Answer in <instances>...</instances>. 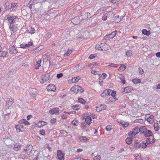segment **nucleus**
Listing matches in <instances>:
<instances>
[{
  "instance_id": "obj_8",
  "label": "nucleus",
  "mask_w": 160,
  "mask_h": 160,
  "mask_svg": "<svg viewBox=\"0 0 160 160\" xmlns=\"http://www.w3.org/2000/svg\"><path fill=\"white\" fill-rule=\"evenodd\" d=\"M117 100L116 97H111L108 98V100L106 101V103L111 104L113 102H114L116 100Z\"/></svg>"
},
{
  "instance_id": "obj_22",
  "label": "nucleus",
  "mask_w": 160,
  "mask_h": 160,
  "mask_svg": "<svg viewBox=\"0 0 160 160\" xmlns=\"http://www.w3.org/2000/svg\"><path fill=\"white\" fill-rule=\"evenodd\" d=\"M103 45V43H101L97 45L95 47L96 49L100 51H103V49L102 48V46Z\"/></svg>"
},
{
  "instance_id": "obj_4",
  "label": "nucleus",
  "mask_w": 160,
  "mask_h": 160,
  "mask_svg": "<svg viewBox=\"0 0 160 160\" xmlns=\"http://www.w3.org/2000/svg\"><path fill=\"white\" fill-rule=\"evenodd\" d=\"M33 147L30 145H28L26 147L24 148L25 152L28 155H29L31 152Z\"/></svg>"
},
{
  "instance_id": "obj_13",
  "label": "nucleus",
  "mask_w": 160,
  "mask_h": 160,
  "mask_svg": "<svg viewBox=\"0 0 160 160\" xmlns=\"http://www.w3.org/2000/svg\"><path fill=\"white\" fill-rule=\"evenodd\" d=\"M147 128L145 126H142L140 127L139 128V132L140 133L142 134H144L145 132L147 130Z\"/></svg>"
},
{
  "instance_id": "obj_59",
  "label": "nucleus",
  "mask_w": 160,
  "mask_h": 160,
  "mask_svg": "<svg viewBox=\"0 0 160 160\" xmlns=\"http://www.w3.org/2000/svg\"><path fill=\"white\" fill-rule=\"evenodd\" d=\"M117 64H115L113 63H110L108 65V66H110V67H115V68L117 67Z\"/></svg>"
},
{
  "instance_id": "obj_9",
  "label": "nucleus",
  "mask_w": 160,
  "mask_h": 160,
  "mask_svg": "<svg viewBox=\"0 0 160 160\" xmlns=\"http://www.w3.org/2000/svg\"><path fill=\"white\" fill-rule=\"evenodd\" d=\"M49 112L51 114L58 115L59 114L58 108H55L52 109L50 110Z\"/></svg>"
},
{
  "instance_id": "obj_45",
  "label": "nucleus",
  "mask_w": 160,
  "mask_h": 160,
  "mask_svg": "<svg viewBox=\"0 0 160 160\" xmlns=\"http://www.w3.org/2000/svg\"><path fill=\"white\" fill-rule=\"evenodd\" d=\"M7 52L4 51H0V57H4L6 56Z\"/></svg>"
},
{
  "instance_id": "obj_55",
  "label": "nucleus",
  "mask_w": 160,
  "mask_h": 160,
  "mask_svg": "<svg viewBox=\"0 0 160 160\" xmlns=\"http://www.w3.org/2000/svg\"><path fill=\"white\" fill-rule=\"evenodd\" d=\"M32 42L31 41L29 42H28V44H25V45L26 47V48L31 46L32 45Z\"/></svg>"
},
{
  "instance_id": "obj_42",
  "label": "nucleus",
  "mask_w": 160,
  "mask_h": 160,
  "mask_svg": "<svg viewBox=\"0 0 160 160\" xmlns=\"http://www.w3.org/2000/svg\"><path fill=\"white\" fill-rule=\"evenodd\" d=\"M126 68V66L124 65L121 64V67L118 69L119 71H123Z\"/></svg>"
},
{
  "instance_id": "obj_34",
  "label": "nucleus",
  "mask_w": 160,
  "mask_h": 160,
  "mask_svg": "<svg viewBox=\"0 0 160 160\" xmlns=\"http://www.w3.org/2000/svg\"><path fill=\"white\" fill-rule=\"evenodd\" d=\"M72 50L69 49L67 52L64 54V56L65 57L69 56L72 53Z\"/></svg>"
},
{
  "instance_id": "obj_39",
  "label": "nucleus",
  "mask_w": 160,
  "mask_h": 160,
  "mask_svg": "<svg viewBox=\"0 0 160 160\" xmlns=\"http://www.w3.org/2000/svg\"><path fill=\"white\" fill-rule=\"evenodd\" d=\"M131 88L130 87H127L124 88V90L122 91L123 92H124L125 93H127L130 91Z\"/></svg>"
},
{
  "instance_id": "obj_44",
  "label": "nucleus",
  "mask_w": 160,
  "mask_h": 160,
  "mask_svg": "<svg viewBox=\"0 0 160 160\" xmlns=\"http://www.w3.org/2000/svg\"><path fill=\"white\" fill-rule=\"evenodd\" d=\"M140 144V146L142 148H146L147 145L145 142H141Z\"/></svg>"
},
{
  "instance_id": "obj_60",
  "label": "nucleus",
  "mask_w": 160,
  "mask_h": 160,
  "mask_svg": "<svg viewBox=\"0 0 160 160\" xmlns=\"http://www.w3.org/2000/svg\"><path fill=\"white\" fill-rule=\"evenodd\" d=\"M63 76V74L62 73H60V74H58L57 75V77L59 79L61 77H62Z\"/></svg>"
},
{
  "instance_id": "obj_27",
  "label": "nucleus",
  "mask_w": 160,
  "mask_h": 160,
  "mask_svg": "<svg viewBox=\"0 0 160 160\" xmlns=\"http://www.w3.org/2000/svg\"><path fill=\"white\" fill-rule=\"evenodd\" d=\"M18 123H23L25 125H28L30 124V123L29 122L26 120V119H22L21 120H20L18 122Z\"/></svg>"
},
{
  "instance_id": "obj_2",
  "label": "nucleus",
  "mask_w": 160,
  "mask_h": 160,
  "mask_svg": "<svg viewBox=\"0 0 160 160\" xmlns=\"http://www.w3.org/2000/svg\"><path fill=\"white\" fill-rule=\"evenodd\" d=\"M139 128L138 127H135L132 130L131 132H130L128 133V135L134 137L135 135L137 134L139 132Z\"/></svg>"
},
{
  "instance_id": "obj_23",
  "label": "nucleus",
  "mask_w": 160,
  "mask_h": 160,
  "mask_svg": "<svg viewBox=\"0 0 160 160\" xmlns=\"http://www.w3.org/2000/svg\"><path fill=\"white\" fill-rule=\"evenodd\" d=\"M11 9L12 10H15L17 8V4L15 3H12L11 5Z\"/></svg>"
},
{
  "instance_id": "obj_54",
  "label": "nucleus",
  "mask_w": 160,
  "mask_h": 160,
  "mask_svg": "<svg viewBox=\"0 0 160 160\" xmlns=\"http://www.w3.org/2000/svg\"><path fill=\"white\" fill-rule=\"evenodd\" d=\"M36 126L40 128L42 126V122L39 121L38 122L37 124H36Z\"/></svg>"
},
{
  "instance_id": "obj_15",
  "label": "nucleus",
  "mask_w": 160,
  "mask_h": 160,
  "mask_svg": "<svg viewBox=\"0 0 160 160\" xmlns=\"http://www.w3.org/2000/svg\"><path fill=\"white\" fill-rule=\"evenodd\" d=\"M123 18V17L118 15L115 17L114 19L116 22H118L121 21L122 19Z\"/></svg>"
},
{
  "instance_id": "obj_11",
  "label": "nucleus",
  "mask_w": 160,
  "mask_h": 160,
  "mask_svg": "<svg viewBox=\"0 0 160 160\" xmlns=\"http://www.w3.org/2000/svg\"><path fill=\"white\" fill-rule=\"evenodd\" d=\"M78 138L80 142H87L89 141V139L85 136H81Z\"/></svg>"
},
{
  "instance_id": "obj_49",
  "label": "nucleus",
  "mask_w": 160,
  "mask_h": 160,
  "mask_svg": "<svg viewBox=\"0 0 160 160\" xmlns=\"http://www.w3.org/2000/svg\"><path fill=\"white\" fill-rule=\"evenodd\" d=\"M100 109L101 110H106L107 108V106L105 104H102L100 106Z\"/></svg>"
},
{
  "instance_id": "obj_43",
  "label": "nucleus",
  "mask_w": 160,
  "mask_h": 160,
  "mask_svg": "<svg viewBox=\"0 0 160 160\" xmlns=\"http://www.w3.org/2000/svg\"><path fill=\"white\" fill-rule=\"evenodd\" d=\"M17 52V50L15 48V47L13 46L12 48V50H11V53H16Z\"/></svg>"
},
{
  "instance_id": "obj_57",
  "label": "nucleus",
  "mask_w": 160,
  "mask_h": 160,
  "mask_svg": "<svg viewBox=\"0 0 160 160\" xmlns=\"http://www.w3.org/2000/svg\"><path fill=\"white\" fill-rule=\"evenodd\" d=\"M96 57V55L95 54H92L89 57V58L90 59H93Z\"/></svg>"
},
{
  "instance_id": "obj_56",
  "label": "nucleus",
  "mask_w": 160,
  "mask_h": 160,
  "mask_svg": "<svg viewBox=\"0 0 160 160\" xmlns=\"http://www.w3.org/2000/svg\"><path fill=\"white\" fill-rule=\"evenodd\" d=\"M40 134L42 135H44L45 133V132L44 130L42 129L40 131Z\"/></svg>"
},
{
  "instance_id": "obj_52",
  "label": "nucleus",
  "mask_w": 160,
  "mask_h": 160,
  "mask_svg": "<svg viewBox=\"0 0 160 160\" xmlns=\"http://www.w3.org/2000/svg\"><path fill=\"white\" fill-rule=\"evenodd\" d=\"M34 28H30L28 30V31L29 33H34Z\"/></svg>"
},
{
  "instance_id": "obj_40",
  "label": "nucleus",
  "mask_w": 160,
  "mask_h": 160,
  "mask_svg": "<svg viewBox=\"0 0 160 160\" xmlns=\"http://www.w3.org/2000/svg\"><path fill=\"white\" fill-rule=\"evenodd\" d=\"M132 82L135 84L141 83V80L139 79H134L132 80Z\"/></svg>"
},
{
  "instance_id": "obj_19",
  "label": "nucleus",
  "mask_w": 160,
  "mask_h": 160,
  "mask_svg": "<svg viewBox=\"0 0 160 160\" xmlns=\"http://www.w3.org/2000/svg\"><path fill=\"white\" fill-rule=\"evenodd\" d=\"M76 89L77 91L76 92V93L78 92L80 93L84 91V89L79 86H76Z\"/></svg>"
},
{
  "instance_id": "obj_53",
  "label": "nucleus",
  "mask_w": 160,
  "mask_h": 160,
  "mask_svg": "<svg viewBox=\"0 0 160 160\" xmlns=\"http://www.w3.org/2000/svg\"><path fill=\"white\" fill-rule=\"evenodd\" d=\"M151 139L149 138H147L146 140V142L147 144H150L151 143Z\"/></svg>"
},
{
  "instance_id": "obj_12",
  "label": "nucleus",
  "mask_w": 160,
  "mask_h": 160,
  "mask_svg": "<svg viewBox=\"0 0 160 160\" xmlns=\"http://www.w3.org/2000/svg\"><path fill=\"white\" fill-rule=\"evenodd\" d=\"M144 134L145 137H147L152 136L153 134L151 130L147 129V130L145 132V133H144Z\"/></svg>"
},
{
  "instance_id": "obj_38",
  "label": "nucleus",
  "mask_w": 160,
  "mask_h": 160,
  "mask_svg": "<svg viewBox=\"0 0 160 160\" xmlns=\"http://www.w3.org/2000/svg\"><path fill=\"white\" fill-rule=\"evenodd\" d=\"M17 30V26L16 25H14L13 26L11 27V31H12L13 32L16 31Z\"/></svg>"
},
{
  "instance_id": "obj_21",
  "label": "nucleus",
  "mask_w": 160,
  "mask_h": 160,
  "mask_svg": "<svg viewBox=\"0 0 160 160\" xmlns=\"http://www.w3.org/2000/svg\"><path fill=\"white\" fill-rule=\"evenodd\" d=\"M103 44L102 46V48L103 49V51H106L108 49H109L110 48V46L109 45H107V44L104 43H103Z\"/></svg>"
},
{
  "instance_id": "obj_41",
  "label": "nucleus",
  "mask_w": 160,
  "mask_h": 160,
  "mask_svg": "<svg viewBox=\"0 0 160 160\" xmlns=\"http://www.w3.org/2000/svg\"><path fill=\"white\" fill-rule=\"evenodd\" d=\"M78 101L82 104H85L86 103V102L82 98H79L78 99Z\"/></svg>"
},
{
  "instance_id": "obj_7",
  "label": "nucleus",
  "mask_w": 160,
  "mask_h": 160,
  "mask_svg": "<svg viewBox=\"0 0 160 160\" xmlns=\"http://www.w3.org/2000/svg\"><path fill=\"white\" fill-rule=\"evenodd\" d=\"M134 157L135 158V160H148L149 158H141V156L140 155L138 154H135Z\"/></svg>"
},
{
  "instance_id": "obj_30",
  "label": "nucleus",
  "mask_w": 160,
  "mask_h": 160,
  "mask_svg": "<svg viewBox=\"0 0 160 160\" xmlns=\"http://www.w3.org/2000/svg\"><path fill=\"white\" fill-rule=\"evenodd\" d=\"M41 60H39L38 61H37L36 62V64L35 66V68L36 69H38L40 66H41Z\"/></svg>"
},
{
  "instance_id": "obj_10",
  "label": "nucleus",
  "mask_w": 160,
  "mask_h": 160,
  "mask_svg": "<svg viewBox=\"0 0 160 160\" xmlns=\"http://www.w3.org/2000/svg\"><path fill=\"white\" fill-rule=\"evenodd\" d=\"M47 89L49 91H54L56 90V87L53 84L49 85L48 86Z\"/></svg>"
},
{
  "instance_id": "obj_36",
  "label": "nucleus",
  "mask_w": 160,
  "mask_h": 160,
  "mask_svg": "<svg viewBox=\"0 0 160 160\" xmlns=\"http://www.w3.org/2000/svg\"><path fill=\"white\" fill-rule=\"evenodd\" d=\"M109 93H110V95L112 96V97H115L116 96V92L114 91H112L111 90L109 89Z\"/></svg>"
},
{
  "instance_id": "obj_32",
  "label": "nucleus",
  "mask_w": 160,
  "mask_h": 160,
  "mask_svg": "<svg viewBox=\"0 0 160 160\" xmlns=\"http://www.w3.org/2000/svg\"><path fill=\"white\" fill-rule=\"evenodd\" d=\"M5 8L6 10H9L10 9V2H6L5 4Z\"/></svg>"
},
{
  "instance_id": "obj_20",
  "label": "nucleus",
  "mask_w": 160,
  "mask_h": 160,
  "mask_svg": "<svg viewBox=\"0 0 160 160\" xmlns=\"http://www.w3.org/2000/svg\"><path fill=\"white\" fill-rule=\"evenodd\" d=\"M110 95V93H109V89H108L105 90L101 94V95L102 97H104L107 95Z\"/></svg>"
},
{
  "instance_id": "obj_28",
  "label": "nucleus",
  "mask_w": 160,
  "mask_h": 160,
  "mask_svg": "<svg viewBox=\"0 0 160 160\" xmlns=\"http://www.w3.org/2000/svg\"><path fill=\"white\" fill-rule=\"evenodd\" d=\"M18 18L15 16H11V23H14L18 20Z\"/></svg>"
},
{
  "instance_id": "obj_37",
  "label": "nucleus",
  "mask_w": 160,
  "mask_h": 160,
  "mask_svg": "<svg viewBox=\"0 0 160 160\" xmlns=\"http://www.w3.org/2000/svg\"><path fill=\"white\" fill-rule=\"evenodd\" d=\"M120 124H122V126L124 128L127 127L129 124V123L127 122H125L124 121H121Z\"/></svg>"
},
{
  "instance_id": "obj_5",
  "label": "nucleus",
  "mask_w": 160,
  "mask_h": 160,
  "mask_svg": "<svg viewBox=\"0 0 160 160\" xmlns=\"http://www.w3.org/2000/svg\"><path fill=\"white\" fill-rule=\"evenodd\" d=\"M29 91L30 94L34 97L38 94V90L35 88H30Z\"/></svg>"
},
{
  "instance_id": "obj_26",
  "label": "nucleus",
  "mask_w": 160,
  "mask_h": 160,
  "mask_svg": "<svg viewBox=\"0 0 160 160\" xmlns=\"http://www.w3.org/2000/svg\"><path fill=\"white\" fill-rule=\"evenodd\" d=\"M35 0H31L29 2L28 6L30 9L32 8V5L35 3Z\"/></svg>"
},
{
  "instance_id": "obj_3",
  "label": "nucleus",
  "mask_w": 160,
  "mask_h": 160,
  "mask_svg": "<svg viewBox=\"0 0 160 160\" xmlns=\"http://www.w3.org/2000/svg\"><path fill=\"white\" fill-rule=\"evenodd\" d=\"M16 129L18 132H23L24 130V127L22 123H18V125H16Z\"/></svg>"
},
{
  "instance_id": "obj_17",
  "label": "nucleus",
  "mask_w": 160,
  "mask_h": 160,
  "mask_svg": "<svg viewBox=\"0 0 160 160\" xmlns=\"http://www.w3.org/2000/svg\"><path fill=\"white\" fill-rule=\"evenodd\" d=\"M154 117L152 115H150L149 117L147 118V121L150 123H152L153 122Z\"/></svg>"
},
{
  "instance_id": "obj_64",
  "label": "nucleus",
  "mask_w": 160,
  "mask_h": 160,
  "mask_svg": "<svg viewBox=\"0 0 160 160\" xmlns=\"http://www.w3.org/2000/svg\"><path fill=\"white\" fill-rule=\"evenodd\" d=\"M104 38L106 40H108L110 39L109 35L108 34V35H106L104 37Z\"/></svg>"
},
{
  "instance_id": "obj_16",
  "label": "nucleus",
  "mask_w": 160,
  "mask_h": 160,
  "mask_svg": "<svg viewBox=\"0 0 160 160\" xmlns=\"http://www.w3.org/2000/svg\"><path fill=\"white\" fill-rule=\"evenodd\" d=\"M81 79V78L79 76H78L73 78L71 80V81L72 83H76L78 82V81Z\"/></svg>"
},
{
  "instance_id": "obj_1",
  "label": "nucleus",
  "mask_w": 160,
  "mask_h": 160,
  "mask_svg": "<svg viewBox=\"0 0 160 160\" xmlns=\"http://www.w3.org/2000/svg\"><path fill=\"white\" fill-rule=\"evenodd\" d=\"M53 76H50V74L49 73L46 72L45 74L41 76L40 81L41 83H43L45 82H49L50 81Z\"/></svg>"
},
{
  "instance_id": "obj_18",
  "label": "nucleus",
  "mask_w": 160,
  "mask_h": 160,
  "mask_svg": "<svg viewBox=\"0 0 160 160\" xmlns=\"http://www.w3.org/2000/svg\"><path fill=\"white\" fill-rule=\"evenodd\" d=\"M133 137L129 136V137L127 138L126 140V142L128 144H130L132 142V138Z\"/></svg>"
},
{
  "instance_id": "obj_35",
  "label": "nucleus",
  "mask_w": 160,
  "mask_h": 160,
  "mask_svg": "<svg viewBox=\"0 0 160 160\" xmlns=\"http://www.w3.org/2000/svg\"><path fill=\"white\" fill-rule=\"evenodd\" d=\"M153 126L155 131H158L159 129V125L158 123H154Z\"/></svg>"
},
{
  "instance_id": "obj_31",
  "label": "nucleus",
  "mask_w": 160,
  "mask_h": 160,
  "mask_svg": "<svg viewBox=\"0 0 160 160\" xmlns=\"http://www.w3.org/2000/svg\"><path fill=\"white\" fill-rule=\"evenodd\" d=\"M117 32V31L112 32L111 33L109 34V36L110 39L113 38L116 35V33Z\"/></svg>"
},
{
  "instance_id": "obj_25",
  "label": "nucleus",
  "mask_w": 160,
  "mask_h": 160,
  "mask_svg": "<svg viewBox=\"0 0 160 160\" xmlns=\"http://www.w3.org/2000/svg\"><path fill=\"white\" fill-rule=\"evenodd\" d=\"M85 120L86 123L88 125H90V123L91 122V118L89 116H88L86 118Z\"/></svg>"
},
{
  "instance_id": "obj_14",
  "label": "nucleus",
  "mask_w": 160,
  "mask_h": 160,
  "mask_svg": "<svg viewBox=\"0 0 160 160\" xmlns=\"http://www.w3.org/2000/svg\"><path fill=\"white\" fill-rule=\"evenodd\" d=\"M72 22L74 24L77 25L79 23L80 21L78 17H75L72 19Z\"/></svg>"
},
{
  "instance_id": "obj_46",
  "label": "nucleus",
  "mask_w": 160,
  "mask_h": 160,
  "mask_svg": "<svg viewBox=\"0 0 160 160\" xmlns=\"http://www.w3.org/2000/svg\"><path fill=\"white\" fill-rule=\"evenodd\" d=\"M72 123L73 125L74 126H78L79 124L78 121V120L74 119L73 120L72 122Z\"/></svg>"
},
{
  "instance_id": "obj_6",
  "label": "nucleus",
  "mask_w": 160,
  "mask_h": 160,
  "mask_svg": "<svg viewBox=\"0 0 160 160\" xmlns=\"http://www.w3.org/2000/svg\"><path fill=\"white\" fill-rule=\"evenodd\" d=\"M64 154L60 150H58L57 152V156L58 159L60 160H64Z\"/></svg>"
},
{
  "instance_id": "obj_24",
  "label": "nucleus",
  "mask_w": 160,
  "mask_h": 160,
  "mask_svg": "<svg viewBox=\"0 0 160 160\" xmlns=\"http://www.w3.org/2000/svg\"><path fill=\"white\" fill-rule=\"evenodd\" d=\"M118 78L121 79L122 83L123 84L125 83V77L124 76L121 74H119L118 76Z\"/></svg>"
},
{
  "instance_id": "obj_33",
  "label": "nucleus",
  "mask_w": 160,
  "mask_h": 160,
  "mask_svg": "<svg viewBox=\"0 0 160 160\" xmlns=\"http://www.w3.org/2000/svg\"><path fill=\"white\" fill-rule=\"evenodd\" d=\"M80 108V106L79 105L77 104L73 105L72 107V108L74 110H77L79 109Z\"/></svg>"
},
{
  "instance_id": "obj_63",
  "label": "nucleus",
  "mask_w": 160,
  "mask_h": 160,
  "mask_svg": "<svg viewBox=\"0 0 160 160\" xmlns=\"http://www.w3.org/2000/svg\"><path fill=\"white\" fill-rule=\"evenodd\" d=\"M107 74L105 73H103L102 74L101 77H102V78L103 79L105 78L106 77H107Z\"/></svg>"
},
{
  "instance_id": "obj_29",
  "label": "nucleus",
  "mask_w": 160,
  "mask_h": 160,
  "mask_svg": "<svg viewBox=\"0 0 160 160\" xmlns=\"http://www.w3.org/2000/svg\"><path fill=\"white\" fill-rule=\"evenodd\" d=\"M142 33L144 35L148 36L149 35L150 33V32L149 31H147L146 29H143L142 30Z\"/></svg>"
},
{
  "instance_id": "obj_47",
  "label": "nucleus",
  "mask_w": 160,
  "mask_h": 160,
  "mask_svg": "<svg viewBox=\"0 0 160 160\" xmlns=\"http://www.w3.org/2000/svg\"><path fill=\"white\" fill-rule=\"evenodd\" d=\"M21 147L18 144H16L14 145V148L15 150L17 151Z\"/></svg>"
},
{
  "instance_id": "obj_61",
  "label": "nucleus",
  "mask_w": 160,
  "mask_h": 160,
  "mask_svg": "<svg viewBox=\"0 0 160 160\" xmlns=\"http://www.w3.org/2000/svg\"><path fill=\"white\" fill-rule=\"evenodd\" d=\"M139 72L141 74H142L143 72V70L141 68H139Z\"/></svg>"
},
{
  "instance_id": "obj_62",
  "label": "nucleus",
  "mask_w": 160,
  "mask_h": 160,
  "mask_svg": "<svg viewBox=\"0 0 160 160\" xmlns=\"http://www.w3.org/2000/svg\"><path fill=\"white\" fill-rule=\"evenodd\" d=\"M134 147L137 148H140V143H136Z\"/></svg>"
},
{
  "instance_id": "obj_58",
  "label": "nucleus",
  "mask_w": 160,
  "mask_h": 160,
  "mask_svg": "<svg viewBox=\"0 0 160 160\" xmlns=\"http://www.w3.org/2000/svg\"><path fill=\"white\" fill-rule=\"evenodd\" d=\"M56 122V119L55 118L52 119L50 120V122L52 123H54Z\"/></svg>"
},
{
  "instance_id": "obj_50",
  "label": "nucleus",
  "mask_w": 160,
  "mask_h": 160,
  "mask_svg": "<svg viewBox=\"0 0 160 160\" xmlns=\"http://www.w3.org/2000/svg\"><path fill=\"white\" fill-rule=\"evenodd\" d=\"M106 129L107 131H109L112 129V126L111 125H108L106 127Z\"/></svg>"
},
{
  "instance_id": "obj_48",
  "label": "nucleus",
  "mask_w": 160,
  "mask_h": 160,
  "mask_svg": "<svg viewBox=\"0 0 160 160\" xmlns=\"http://www.w3.org/2000/svg\"><path fill=\"white\" fill-rule=\"evenodd\" d=\"M132 52L130 50H129V51H128L126 52V55L127 57H130L132 56Z\"/></svg>"
},
{
  "instance_id": "obj_51",
  "label": "nucleus",
  "mask_w": 160,
  "mask_h": 160,
  "mask_svg": "<svg viewBox=\"0 0 160 160\" xmlns=\"http://www.w3.org/2000/svg\"><path fill=\"white\" fill-rule=\"evenodd\" d=\"M100 159L101 156L99 155L95 156L93 158V160H100Z\"/></svg>"
}]
</instances>
